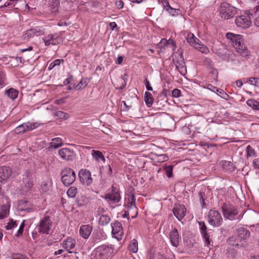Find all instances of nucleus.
I'll return each instance as SVG.
<instances>
[{
  "label": "nucleus",
  "instance_id": "56",
  "mask_svg": "<svg viewBox=\"0 0 259 259\" xmlns=\"http://www.w3.org/2000/svg\"><path fill=\"white\" fill-rule=\"evenodd\" d=\"M181 91L178 89H175L172 90L171 94L172 96L174 98H178L181 96Z\"/></svg>",
  "mask_w": 259,
  "mask_h": 259
},
{
  "label": "nucleus",
  "instance_id": "43",
  "mask_svg": "<svg viewBox=\"0 0 259 259\" xmlns=\"http://www.w3.org/2000/svg\"><path fill=\"white\" fill-rule=\"evenodd\" d=\"M220 165L225 169H231L233 163L229 161H221L220 163Z\"/></svg>",
  "mask_w": 259,
  "mask_h": 259
},
{
  "label": "nucleus",
  "instance_id": "60",
  "mask_svg": "<svg viewBox=\"0 0 259 259\" xmlns=\"http://www.w3.org/2000/svg\"><path fill=\"white\" fill-rule=\"evenodd\" d=\"M73 77L72 75H70L67 78L64 80V85H66L68 84H69L73 80Z\"/></svg>",
  "mask_w": 259,
  "mask_h": 259
},
{
  "label": "nucleus",
  "instance_id": "11",
  "mask_svg": "<svg viewBox=\"0 0 259 259\" xmlns=\"http://www.w3.org/2000/svg\"><path fill=\"white\" fill-rule=\"evenodd\" d=\"M172 210L174 214L179 221L182 220L186 213V208L185 205L180 203H176Z\"/></svg>",
  "mask_w": 259,
  "mask_h": 259
},
{
  "label": "nucleus",
  "instance_id": "63",
  "mask_svg": "<svg viewBox=\"0 0 259 259\" xmlns=\"http://www.w3.org/2000/svg\"><path fill=\"white\" fill-rule=\"evenodd\" d=\"M116 6L118 9H121L123 7V3L122 1L119 0L116 2Z\"/></svg>",
  "mask_w": 259,
  "mask_h": 259
},
{
  "label": "nucleus",
  "instance_id": "20",
  "mask_svg": "<svg viewBox=\"0 0 259 259\" xmlns=\"http://www.w3.org/2000/svg\"><path fill=\"white\" fill-rule=\"evenodd\" d=\"M12 170L8 167H0V182L8 179L11 175Z\"/></svg>",
  "mask_w": 259,
  "mask_h": 259
},
{
  "label": "nucleus",
  "instance_id": "29",
  "mask_svg": "<svg viewBox=\"0 0 259 259\" xmlns=\"http://www.w3.org/2000/svg\"><path fill=\"white\" fill-rule=\"evenodd\" d=\"M128 249L133 253H136L138 251V243L137 240L134 239L131 241L128 245Z\"/></svg>",
  "mask_w": 259,
  "mask_h": 259
},
{
  "label": "nucleus",
  "instance_id": "50",
  "mask_svg": "<svg viewBox=\"0 0 259 259\" xmlns=\"http://www.w3.org/2000/svg\"><path fill=\"white\" fill-rule=\"evenodd\" d=\"M180 11L179 9H174L171 7L169 10L167 11L169 14H170L172 16H176L178 15L179 12Z\"/></svg>",
  "mask_w": 259,
  "mask_h": 259
},
{
  "label": "nucleus",
  "instance_id": "41",
  "mask_svg": "<svg viewBox=\"0 0 259 259\" xmlns=\"http://www.w3.org/2000/svg\"><path fill=\"white\" fill-rule=\"evenodd\" d=\"M172 169L173 166L172 165H165L164 167V170L165 171V174L168 178H170L172 176Z\"/></svg>",
  "mask_w": 259,
  "mask_h": 259
},
{
  "label": "nucleus",
  "instance_id": "27",
  "mask_svg": "<svg viewBox=\"0 0 259 259\" xmlns=\"http://www.w3.org/2000/svg\"><path fill=\"white\" fill-rule=\"evenodd\" d=\"M5 94L11 99L14 100L18 97V91L13 88H11L5 91Z\"/></svg>",
  "mask_w": 259,
  "mask_h": 259
},
{
  "label": "nucleus",
  "instance_id": "4",
  "mask_svg": "<svg viewBox=\"0 0 259 259\" xmlns=\"http://www.w3.org/2000/svg\"><path fill=\"white\" fill-rule=\"evenodd\" d=\"M97 259H107L113 252L111 246L104 244L98 246L95 250Z\"/></svg>",
  "mask_w": 259,
  "mask_h": 259
},
{
  "label": "nucleus",
  "instance_id": "15",
  "mask_svg": "<svg viewBox=\"0 0 259 259\" xmlns=\"http://www.w3.org/2000/svg\"><path fill=\"white\" fill-rule=\"evenodd\" d=\"M169 240L171 245L177 247L179 245L181 238L179 236L178 230L176 228L173 229L169 232Z\"/></svg>",
  "mask_w": 259,
  "mask_h": 259
},
{
  "label": "nucleus",
  "instance_id": "61",
  "mask_svg": "<svg viewBox=\"0 0 259 259\" xmlns=\"http://www.w3.org/2000/svg\"><path fill=\"white\" fill-rule=\"evenodd\" d=\"M24 226H25V221H23V222L21 223V224L19 227V229L18 231V234H22V233L23 232Z\"/></svg>",
  "mask_w": 259,
  "mask_h": 259
},
{
  "label": "nucleus",
  "instance_id": "12",
  "mask_svg": "<svg viewBox=\"0 0 259 259\" xmlns=\"http://www.w3.org/2000/svg\"><path fill=\"white\" fill-rule=\"evenodd\" d=\"M58 154L62 159L66 161H73L75 158L73 151L67 148L60 149Z\"/></svg>",
  "mask_w": 259,
  "mask_h": 259
},
{
  "label": "nucleus",
  "instance_id": "36",
  "mask_svg": "<svg viewBox=\"0 0 259 259\" xmlns=\"http://www.w3.org/2000/svg\"><path fill=\"white\" fill-rule=\"evenodd\" d=\"M54 116L56 118V119H66L68 118V115L61 111H56L55 113H54Z\"/></svg>",
  "mask_w": 259,
  "mask_h": 259
},
{
  "label": "nucleus",
  "instance_id": "57",
  "mask_svg": "<svg viewBox=\"0 0 259 259\" xmlns=\"http://www.w3.org/2000/svg\"><path fill=\"white\" fill-rule=\"evenodd\" d=\"M210 73L213 76L212 78L214 80H217V78L218 77V70L216 69L212 68V70L210 71Z\"/></svg>",
  "mask_w": 259,
  "mask_h": 259
},
{
  "label": "nucleus",
  "instance_id": "59",
  "mask_svg": "<svg viewBox=\"0 0 259 259\" xmlns=\"http://www.w3.org/2000/svg\"><path fill=\"white\" fill-rule=\"evenodd\" d=\"M207 88L208 90H209L215 93H218V92H219V89L217 88V87H215L210 84H209L207 85Z\"/></svg>",
  "mask_w": 259,
  "mask_h": 259
},
{
  "label": "nucleus",
  "instance_id": "35",
  "mask_svg": "<svg viewBox=\"0 0 259 259\" xmlns=\"http://www.w3.org/2000/svg\"><path fill=\"white\" fill-rule=\"evenodd\" d=\"M60 6V0H53L51 4L52 13H56L58 12L59 7Z\"/></svg>",
  "mask_w": 259,
  "mask_h": 259
},
{
  "label": "nucleus",
  "instance_id": "58",
  "mask_svg": "<svg viewBox=\"0 0 259 259\" xmlns=\"http://www.w3.org/2000/svg\"><path fill=\"white\" fill-rule=\"evenodd\" d=\"M144 83L145 84V87L146 88V89L149 91H152L153 90V88L150 85V83L149 81L147 79H145L144 80Z\"/></svg>",
  "mask_w": 259,
  "mask_h": 259
},
{
  "label": "nucleus",
  "instance_id": "45",
  "mask_svg": "<svg viewBox=\"0 0 259 259\" xmlns=\"http://www.w3.org/2000/svg\"><path fill=\"white\" fill-rule=\"evenodd\" d=\"M63 61L62 59H57L50 64V70L53 69L57 66H59L61 62Z\"/></svg>",
  "mask_w": 259,
  "mask_h": 259
},
{
  "label": "nucleus",
  "instance_id": "39",
  "mask_svg": "<svg viewBox=\"0 0 259 259\" xmlns=\"http://www.w3.org/2000/svg\"><path fill=\"white\" fill-rule=\"evenodd\" d=\"M88 84L86 80L81 79L77 84H74V89L79 90L85 88Z\"/></svg>",
  "mask_w": 259,
  "mask_h": 259
},
{
  "label": "nucleus",
  "instance_id": "49",
  "mask_svg": "<svg viewBox=\"0 0 259 259\" xmlns=\"http://www.w3.org/2000/svg\"><path fill=\"white\" fill-rule=\"evenodd\" d=\"M233 239H234V237H231V238H229V239L228 240V243L231 245L235 246L236 247H239V246L244 247V244L243 243H241L240 244H239L238 243H235L232 242L233 241Z\"/></svg>",
  "mask_w": 259,
  "mask_h": 259
},
{
  "label": "nucleus",
  "instance_id": "1",
  "mask_svg": "<svg viewBox=\"0 0 259 259\" xmlns=\"http://www.w3.org/2000/svg\"><path fill=\"white\" fill-rule=\"evenodd\" d=\"M219 12L222 18L229 19L235 14L236 9L227 2H223L219 7Z\"/></svg>",
  "mask_w": 259,
  "mask_h": 259
},
{
  "label": "nucleus",
  "instance_id": "30",
  "mask_svg": "<svg viewBox=\"0 0 259 259\" xmlns=\"http://www.w3.org/2000/svg\"><path fill=\"white\" fill-rule=\"evenodd\" d=\"M26 33L31 34L32 36L35 34L37 35H39L44 33V30L41 28L36 27L27 30Z\"/></svg>",
  "mask_w": 259,
  "mask_h": 259
},
{
  "label": "nucleus",
  "instance_id": "44",
  "mask_svg": "<svg viewBox=\"0 0 259 259\" xmlns=\"http://www.w3.org/2000/svg\"><path fill=\"white\" fill-rule=\"evenodd\" d=\"M205 194L203 192H199L198 194V198H199L200 203L202 205V207H204L206 205V203L205 202Z\"/></svg>",
  "mask_w": 259,
  "mask_h": 259
},
{
  "label": "nucleus",
  "instance_id": "22",
  "mask_svg": "<svg viewBox=\"0 0 259 259\" xmlns=\"http://www.w3.org/2000/svg\"><path fill=\"white\" fill-rule=\"evenodd\" d=\"M75 244V240L72 238H67L63 241V247L70 253H71L72 252L69 251V250L73 248Z\"/></svg>",
  "mask_w": 259,
  "mask_h": 259
},
{
  "label": "nucleus",
  "instance_id": "10",
  "mask_svg": "<svg viewBox=\"0 0 259 259\" xmlns=\"http://www.w3.org/2000/svg\"><path fill=\"white\" fill-rule=\"evenodd\" d=\"M238 239L240 241H246L250 236V232L245 227L238 225L235 229Z\"/></svg>",
  "mask_w": 259,
  "mask_h": 259
},
{
  "label": "nucleus",
  "instance_id": "32",
  "mask_svg": "<svg viewBox=\"0 0 259 259\" xmlns=\"http://www.w3.org/2000/svg\"><path fill=\"white\" fill-rule=\"evenodd\" d=\"M93 238L95 242H99L103 240V236L100 231H96L93 232Z\"/></svg>",
  "mask_w": 259,
  "mask_h": 259
},
{
  "label": "nucleus",
  "instance_id": "26",
  "mask_svg": "<svg viewBox=\"0 0 259 259\" xmlns=\"http://www.w3.org/2000/svg\"><path fill=\"white\" fill-rule=\"evenodd\" d=\"M144 100L146 105L150 107L153 103V98L152 94L149 92H146L144 95Z\"/></svg>",
  "mask_w": 259,
  "mask_h": 259
},
{
  "label": "nucleus",
  "instance_id": "33",
  "mask_svg": "<svg viewBox=\"0 0 259 259\" xmlns=\"http://www.w3.org/2000/svg\"><path fill=\"white\" fill-rule=\"evenodd\" d=\"M246 104L254 109L259 110V102L257 101L249 99L247 101Z\"/></svg>",
  "mask_w": 259,
  "mask_h": 259
},
{
  "label": "nucleus",
  "instance_id": "13",
  "mask_svg": "<svg viewBox=\"0 0 259 259\" xmlns=\"http://www.w3.org/2000/svg\"><path fill=\"white\" fill-rule=\"evenodd\" d=\"M112 192L111 193L106 194L104 198L109 203H116L120 200V196L118 192L114 191V187H112Z\"/></svg>",
  "mask_w": 259,
  "mask_h": 259
},
{
  "label": "nucleus",
  "instance_id": "16",
  "mask_svg": "<svg viewBox=\"0 0 259 259\" xmlns=\"http://www.w3.org/2000/svg\"><path fill=\"white\" fill-rule=\"evenodd\" d=\"M199 224L201 235L205 241V245L208 247L211 242L209 233L207 231V227L204 223H199Z\"/></svg>",
  "mask_w": 259,
  "mask_h": 259
},
{
  "label": "nucleus",
  "instance_id": "19",
  "mask_svg": "<svg viewBox=\"0 0 259 259\" xmlns=\"http://www.w3.org/2000/svg\"><path fill=\"white\" fill-rule=\"evenodd\" d=\"M173 62L179 72L182 75H184L186 72V68L185 66V62L183 58L181 57L180 60H173Z\"/></svg>",
  "mask_w": 259,
  "mask_h": 259
},
{
  "label": "nucleus",
  "instance_id": "38",
  "mask_svg": "<svg viewBox=\"0 0 259 259\" xmlns=\"http://www.w3.org/2000/svg\"><path fill=\"white\" fill-rule=\"evenodd\" d=\"M187 42L191 45L193 46L194 45V43L195 42V40L199 41V39L195 36V35L191 33H189L186 38Z\"/></svg>",
  "mask_w": 259,
  "mask_h": 259
},
{
  "label": "nucleus",
  "instance_id": "2",
  "mask_svg": "<svg viewBox=\"0 0 259 259\" xmlns=\"http://www.w3.org/2000/svg\"><path fill=\"white\" fill-rule=\"evenodd\" d=\"M61 181L66 186L71 185L75 180L76 175L75 171L69 167H66L62 170L61 173Z\"/></svg>",
  "mask_w": 259,
  "mask_h": 259
},
{
  "label": "nucleus",
  "instance_id": "47",
  "mask_svg": "<svg viewBox=\"0 0 259 259\" xmlns=\"http://www.w3.org/2000/svg\"><path fill=\"white\" fill-rule=\"evenodd\" d=\"M247 156H251L255 154L254 149L250 146L248 145L246 147Z\"/></svg>",
  "mask_w": 259,
  "mask_h": 259
},
{
  "label": "nucleus",
  "instance_id": "8",
  "mask_svg": "<svg viewBox=\"0 0 259 259\" xmlns=\"http://www.w3.org/2000/svg\"><path fill=\"white\" fill-rule=\"evenodd\" d=\"M38 126L37 123L27 122L23 123L15 128L14 132L17 134H19L31 131Z\"/></svg>",
  "mask_w": 259,
  "mask_h": 259
},
{
  "label": "nucleus",
  "instance_id": "23",
  "mask_svg": "<svg viewBox=\"0 0 259 259\" xmlns=\"http://www.w3.org/2000/svg\"><path fill=\"white\" fill-rule=\"evenodd\" d=\"M63 145V141L60 138H55L50 143V154L53 152V149H57Z\"/></svg>",
  "mask_w": 259,
  "mask_h": 259
},
{
  "label": "nucleus",
  "instance_id": "54",
  "mask_svg": "<svg viewBox=\"0 0 259 259\" xmlns=\"http://www.w3.org/2000/svg\"><path fill=\"white\" fill-rule=\"evenodd\" d=\"M17 226V224L16 223V222L12 221L11 222H9L8 223L6 228L7 230H11L14 227H16Z\"/></svg>",
  "mask_w": 259,
  "mask_h": 259
},
{
  "label": "nucleus",
  "instance_id": "28",
  "mask_svg": "<svg viewBox=\"0 0 259 259\" xmlns=\"http://www.w3.org/2000/svg\"><path fill=\"white\" fill-rule=\"evenodd\" d=\"M92 155L93 157L97 161H99L100 159L102 160L104 162L105 161V158L103 153L100 151H96L95 150H92Z\"/></svg>",
  "mask_w": 259,
  "mask_h": 259
},
{
  "label": "nucleus",
  "instance_id": "9",
  "mask_svg": "<svg viewBox=\"0 0 259 259\" xmlns=\"http://www.w3.org/2000/svg\"><path fill=\"white\" fill-rule=\"evenodd\" d=\"M111 227L113 236L118 240L121 239L124 233L121 223L116 221L113 224H111Z\"/></svg>",
  "mask_w": 259,
  "mask_h": 259
},
{
  "label": "nucleus",
  "instance_id": "17",
  "mask_svg": "<svg viewBox=\"0 0 259 259\" xmlns=\"http://www.w3.org/2000/svg\"><path fill=\"white\" fill-rule=\"evenodd\" d=\"M93 230V227L90 225H81L79 229V234L84 239H88L91 235Z\"/></svg>",
  "mask_w": 259,
  "mask_h": 259
},
{
  "label": "nucleus",
  "instance_id": "21",
  "mask_svg": "<svg viewBox=\"0 0 259 259\" xmlns=\"http://www.w3.org/2000/svg\"><path fill=\"white\" fill-rule=\"evenodd\" d=\"M18 209L20 211L30 212L32 208L30 203L27 200H21L19 201Z\"/></svg>",
  "mask_w": 259,
  "mask_h": 259
},
{
  "label": "nucleus",
  "instance_id": "5",
  "mask_svg": "<svg viewBox=\"0 0 259 259\" xmlns=\"http://www.w3.org/2000/svg\"><path fill=\"white\" fill-rule=\"evenodd\" d=\"M208 217L209 224L213 227H219L223 222L221 214L218 211L210 210Z\"/></svg>",
  "mask_w": 259,
  "mask_h": 259
},
{
  "label": "nucleus",
  "instance_id": "42",
  "mask_svg": "<svg viewBox=\"0 0 259 259\" xmlns=\"http://www.w3.org/2000/svg\"><path fill=\"white\" fill-rule=\"evenodd\" d=\"M23 181L25 183V186L28 189H30L32 188L33 186L32 179L28 177H26V178H23Z\"/></svg>",
  "mask_w": 259,
  "mask_h": 259
},
{
  "label": "nucleus",
  "instance_id": "48",
  "mask_svg": "<svg viewBox=\"0 0 259 259\" xmlns=\"http://www.w3.org/2000/svg\"><path fill=\"white\" fill-rule=\"evenodd\" d=\"M163 9H165L166 11H168L169 9L171 8L169 4V2L167 0H161V2Z\"/></svg>",
  "mask_w": 259,
  "mask_h": 259
},
{
  "label": "nucleus",
  "instance_id": "31",
  "mask_svg": "<svg viewBox=\"0 0 259 259\" xmlns=\"http://www.w3.org/2000/svg\"><path fill=\"white\" fill-rule=\"evenodd\" d=\"M9 210L5 205L0 206V219L2 220L6 218L8 214Z\"/></svg>",
  "mask_w": 259,
  "mask_h": 259
},
{
  "label": "nucleus",
  "instance_id": "18",
  "mask_svg": "<svg viewBox=\"0 0 259 259\" xmlns=\"http://www.w3.org/2000/svg\"><path fill=\"white\" fill-rule=\"evenodd\" d=\"M39 232L43 234H49V217H45L38 226Z\"/></svg>",
  "mask_w": 259,
  "mask_h": 259
},
{
  "label": "nucleus",
  "instance_id": "3",
  "mask_svg": "<svg viewBox=\"0 0 259 259\" xmlns=\"http://www.w3.org/2000/svg\"><path fill=\"white\" fill-rule=\"evenodd\" d=\"M221 208L225 218L230 220H234L235 215L238 213L236 207L230 203H224Z\"/></svg>",
  "mask_w": 259,
  "mask_h": 259
},
{
  "label": "nucleus",
  "instance_id": "64",
  "mask_svg": "<svg viewBox=\"0 0 259 259\" xmlns=\"http://www.w3.org/2000/svg\"><path fill=\"white\" fill-rule=\"evenodd\" d=\"M253 166L255 168L259 169V159H255L253 161Z\"/></svg>",
  "mask_w": 259,
  "mask_h": 259
},
{
  "label": "nucleus",
  "instance_id": "6",
  "mask_svg": "<svg viewBox=\"0 0 259 259\" xmlns=\"http://www.w3.org/2000/svg\"><path fill=\"white\" fill-rule=\"evenodd\" d=\"M250 15H252L251 14H246L237 17L235 19L236 25L243 28L249 27L251 24Z\"/></svg>",
  "mask_w": 259,
  "mask_h": 259
},
{
  "label": "nucleus",
  "instance_id": "53",
  "mask_svg": "<svg viewBox=\"0 0 259 259\" xmlns=\"http://www.w3.org/2000/svg\"><path fill=\"white\" fill-rule=\"evenodd\" d=\"M6 79V75L5 73L0 71V88H2L4 84Z\"/></svg>",
  "mask_w": 259,
  "mask_h": 259
},
{
  "label": "nucleus",
  "instance_id": "25",
  "mask_svg": "<svg viewBox=\"0 0 259 259\" xmlns=\"http://www.w3.org/2000/svg\"><path fill=\"white\" fill-rule=\"evenodd\" d=\"M199 42H200L199 40L198 41V40H195V42L194 43V45H193L192 46H193L195 49L200 51L202 53H204V54L208 53L209 52L208 49L206 47L203 46L202 44H201Z\"/></svg>",
  "mask_w": 259,
  "mask_h": 259
},
{
  "label": "nucleus",
  "instance_id": "14",
  "mask_svg": "<svg viewBox=\"0 0 259 259\" xmlns=\"http://www.w3.org/2000/svg\"><path fill=\"white\" fill-rule=\"evenodd\" d=\"M233 47L242 57L245 58H248L249 53L247 49V47L244 44L243 40L240 41H238V44H235V45H233Z\"/></svg>",
  "mask_w": 259,
  "mask_h": 259
},
{
  "label": "nucleus",
  "instance_id": "34",
  "mask_svg": "<svg viewBox=\"0 0 259 259\" xmlns=\"http://www.w3.org/2000/svg\"><path fill=\"white\" fill-rule=\"evenodd\" d=\"M110 221V218L107 215H102L99 220L100 224L102 226L106 225Z\"/></svg>",
  "mask_w": 259,
  "mask_h": 259
},
{
  "label": "nucleus",
  "instance_id": "55",
  "mask_svg": "<svg viewBox=\"0 0 259 259\" xmlns=\"http://www.w3.org/2000/svg\"><path fill=\"white\" fill-rule=\"evenodd\" d=\"M218 93L220 94L221 95V96L224 99L227 100H228L229 96V95L224 92L223 90L222 89H219V92H218Z\"/></svg>",
  "mask_w": 259,
  "mask_h": 259
},
{
  "label": "nucleus",
  "instance_id": "24",
  "mask_svg": "<svg viewBox=\"0 0 259 259\" xmlns=\"http://www.w3.org/2000/svg\"><path fill=\"white\" fill-rule=\"evenodd\" d=\"M160 49L165 48V47H170L172 50L176 47V44L174 41L171 39L167 40L166 39L163 38L161 39L160 42Z\"/></svg>",
  "mask_w": 259,
  "mask_h": 259
},
{
  "label": "nucleus",
  "instance_id": "62",
  "mask_svg": "<svg viewBox=\"0 0 259 259\" xmlns=\"http://www.w3.org/2000/svg\"><path fill=\"white\" fill-rule=\"evenodd\" d=\"M235 35L236 34H233L232 33L228 32L226 34V37L232 41L233 39V38H235Z\"/></svg>",
  "mask_w": 259,
  "mask_h": 259
},
{
  "label": "nucleus",
  "instance_id": "51",
  "mask_svg": "<svg viewBox=\"0 0 259 259\" xmlns=\"http://www.w3.org/2000/svg\"><path fill=\"white\" fill-rule=\"evenodd\" d=\"M122 103L123 104L124 107L123 108L124 111H128L130 109H132L134 106L132 103H129L128 102L126 103L125 101H122Z\"/></svg>",
  "mask_w": 259,
  "mask_h": 259
},
{
  "label": "nucleus",
  "instance_id": "37",
  "mask_svg": "<svg viewBox=\"0 0 259 259\" xmlns=\"http://www.w3.org/2000/svg\"><path fill=\"white\" fill-rule=\"evenodd\" d=\"M89 202V199L84 196H81V197L76 199V203L79 206H82Z\"/></svg>",
  "mask_w": 259,
  "mask_h": 259
},
{
  "label": "nucleus",
  "instance_id": "46",
  "mask_svg": "<svg viewBox=\"0 0 259 259\" xmlns=\"http://www.w3.org/2000/svg\"><path fill=\"white\" fill-rule=\"evenodd\" d=\"M168 160V157L166 154H161L158 156L157 161L159 162H163Z\"/></svg>",
  "mask_w": 259,
  "mask_h": 259
},
{
  "label": "nucleus",
  "instance_id": "40",
  "mask_svg": "<svg viewBox=\"0 0 259 259\" xmlns=\"http://www.w3.org/2000/svg\"><path fill=\"white\" fill-rule=\"evenodd\" d=\"M77 189L75 187H71L67 192V194L70 198H73L75 196Z\"/></svg>",
  "mask_w": 259,
  "mask_h": 259
},
{
  "label": "nucleus",
  "instance_id": "7",
  "mask_svg": "<svg viewBox=\"0 0 259 259\" xmlns=\"http://www.w3.org/2000/svg\"><path fill=\"white\" fill-rule=\"evenodd\" d=\"M78 177L81 183L90 185L93 181L91 172L87 169H81L78 172Z\"/></svg>",
  "mask_w": 259,
  "mask_h": 259
},
{
  "label": "nucleus",
  "instance_id": "52",
  "mask_svg": "<svg viewBox=\"0 0 259 259\" xmlns=\"http://www.w3.org/2000/svg\"><path fill=\"white\" fill-rule=\"evenodd\" d=\"M242 36L239 34H236L235 35V38L232 40L233 42V45H235V44H238V41H240L242 40Z\"/></svg>",
  "mask_w": 259,
  "mask_h": 259
}]
</instances>
